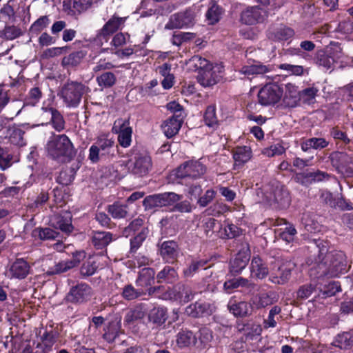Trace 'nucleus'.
<instances>
[{
    "label": "nucleus",
    "instance_id": "nucleus-1",
    "mask_svg": "<svg viewBox=\"0 0 353 353\" xmlns=\"http://www.w3.org/2000/svg\"><path fill=\"white\" fill-rule=\"evenodd\" d=\"M314 249L317 256L314 263L325 267L323 273L330 277H338L347 272V263L345 254L343 251L328 252V242L318 239L314 240Z\"/></svg>",
    "mask_w": 353,
    "mask_h": 353
},
{
    "label": "nucleus",
    "instance_id": "nucleus-2",
    "mask_svg": "<svg viewBox=\"0 0 353 353\" xmlns=\"http://www.w3.org/2000/svg\"><path fill=\"white\" fill-rule=\"evenodd\" d=\"M47 156L58 163L71 161L77 155L72 142L65 134L52 133L46 145Z\"/></svg>",
    "mask_w": 353,
    "mask_h": 353
},
{
    "label": "nucleus",
    "instance_id": "nucleus-3",
    "mask_svg": "<svg viewBox=\"0 0 353 353\" xmlns=\"http://www.w3.org/2000/svg\"><path fill=\"white\" fill-rule=\"evenodd\" d=\"M260 190L263 201L275 209H286L291 204L292 197L289 189L279 181H271Z\"/></svg>",
    "mask_w": 353,
    "mask_h": 353
},
{
    "label": "nucleus",
    "instance_id": "nucleus-4",
    "mask_svg": "<svg viewBox=\"0 0 353 353\" xmlns=\"http://www.w3.org/2000/svg\"><path fill=\"white\" fill-rule=\"evenodd\" d=\"M85 86L81 82L68 81L61 87L59 95L67 107H77L85 92Z\"/></svg>",
    "mask_w": 353,
    "mask_h": 353
},
{
    "label": "nucleus",
    "instance_id": "nucleus-5",
    "mask_svg": "<svg viewBox=\"0 0 353 353\" xmlns=\"http://www.w3.org/2000/svg\"><path fill=\"white\" fill-rule=\"evenodd\" d=\"M183 196L174 192H165L146 196L143 201L145 210H152L156 208L170 207L181 200Z\"/></svg>",
    "mask_w": 353,
    "mask_h": 353
},
{
    "label": "nucleus",
    "instance_id": "nucleus-6",
    "mask_svg": "<svg viewBox=\"0 0 353 353\" xmlns=\"http://www.w3.org/2000/svg\"><path fill=\"white\" fill-rule=\"evenodd\" d=\"M283 95V84L269 82L262 87L257 94L259 103L263 106L274 105Z\"/></svg>",
    "mask_w": 353,
    "mask_h": 353
},
{
    "label": "nucleus",
    "instance_id": "nucleus-7",
    "mask_svg": "<svg viewBox=\"0 0 353 353\" xmlns=\"http://www.w3.org/2000/svg\"><path fill=\"white\" fill-rule=\"evenodd\" d=\"M281 264L277 270H273L269 277V281L272 283L277 285H284L288 282L291 277L292 270L296 266L294 262L292 261V256L290 254L282 255L281 256Z\"/></svg>",
    "mask_w": 353,
    "mask_h": 353
},
{
    "label": "nucleus",
    "instance_id": "nucleus-8",
    "mask_svg": "<svg viewBox=\"0 0 353 353\" xmlns=\"http://www.w3.org/2000/svg\"><path fill=\"white\" fill-rule=\"evenodd\" d=\"M152 168L150 155L146 152H139L134 154L129 169L132 174L143 177L149 174Z\"/></svg>",
    "mask_w": 353,
    "mask_h": 353
},
{
    "label": "nucleus",
    "instance_id": "nucleus-9",
    "mask_svg": "<svg viewBox=\"0 0 353 353\" xmlns=\"http://www.w3.org/2000/svg\"><path fill=\"white\" fill-rule=\"evenodd\" d=\"M206 172V167L198 160L187 161L179 165L176 170V176L179 179L187 177L192 179L200 178Z\"/></svg>",
    "mask_w": 353,
    "mask_h": 353
},
{
    "label": "nucleus",
    "instance_id": "nucleus-10",
    "mask_svg": "<svg viewBox=\"0 0 353 353\" xmlns=\"http://www.w3.org/2000/svg\"><path fill=\"white\" fill-rule=\"evenodd\" d=\"M92 294V288L87 283H81L72 286L65 297L67 303L81 304L87 302Z\"/></svg>",
    "mask_w": 353,
    "mask_h": 353
},
{
    "label": "nucleus",
    "instance_id": "nucleus-11",
    "mask_svg": "<svg viewBox=\"0 0 353 353\" xmlns=\"http://www.w3.org/2000/svg\"><path fill=\"white\" fill-rule=\"evenodd\" d=\"M130 124V117L125 119H118L112 128V131L118 134L119 145L124 148H128L132 143V128Z\"/></svg>",
    "mask_w": 353,
    "mask_h": 353
},
{
    "label": "nucleus",
    "instance_id": "nucleus-12",
    "mask_svg": "<svg viewBox=\"0 0 353 353\" xmlns=\"http://www.w3.org/2000/svg\"><path fill=\"white\" fill-rule=\"evenodd\" d=\"M211 257L191 256L188 259L185 267L183 269V276L185 279H190L200 270L210 268L211 265H209V263L211 261Z\"/></svg>",
    "mask_w": 353,
    "mask_h": 353
},
{
    "label": "nucleus",
    "instance_id": "nucleus-13",
    "mask_svg": "<svg viewBox=\"0 0 353 353\" xmlns=\"http://www.w3.org/2000/svg\"><path fill=\"white\" fill-rule=\"evenodd\" d=\"M330 177L331 174L320 170H317L314 172H310L307 170L305 171L296 173L294 176V180L299 184L305 187H308L314 183L328 181Z\"/></svg>",
    "mask_w": 353,
    "mask_h": 353
},
{
    "label": "nucleus",
    "instance_id": "nucleus-14",
    "mask_svg": "<svg viewBox=\"0 0 353 353\" xmlns=\"http://www.w3.org/2000/svg\"><path fill=\"white\" fill-rule=\"evenodd\" d=\"M194 14L192 10L178 12L172 15L165 24V28L168 30L180 29L191 26L194 24Z\"/></svg>",
    "mask_w": 353,
    "mask_h": 353
},
{
    "label": "nucleus",
    "instance_id": "nucleus-15",
    "mask_svg": "<svg viewBox=\"0 0 353 353\" xmlns=\"http://www.w3.org/2000/svg\"><path fill=\"white\" fill-rule=\"evenodd\" d=\"M179 245L177 241L168 240L159 245V251L162 259L168 263H174L179 254Z\"/></svg>",
    "mask_w": 353,
    "mask_h": 353
},
{
    "label": "nucleus",
    "instance_id": "nucleus-16",
    "mask_svg": "<svg viewBox=\"0 0 353 353\" xmlns=\"http://www.w3.org/2000/svg\"><path fill=\"white\" fill-rule=\"evenodd\" d=\"M267 17L266 12L259 6L248 7L241 13V21L246 25L263 23Z\"/></svg>",
    "mask_w": 353,
    "mask_h": 353
},
{
    "label": "nucleus",
    "instance_id": "nucleus-17",
    "mask_svg": "<svg viewBox=\"0 0 353 353\" xmlns=\"http://www.w3.org/2000/svg\"><path fill=\"white\" fill-rule=\"evenodd\" d=\"M214 312L212 305L205 301H198L186 307L185 313L192 318H203L212 315Z\"/></svg>",
    "mask_w": 353,
    "mask_h": 353
},
{
    "label": "nucleus",
    "instance_id": "nucleus-18",
    "mask_svg": "<svg viewBox=\"0 0 353 353\" xmlns=\"http://www.w3.org/2000/svg\"><path fill=\"white\" fill-rule=\"evenodd\" d=\"M218 70H215V68L212 65L209 68L204 69L199 72L197 76V81L203 87H212V85L219 83L221 79V72L219 68Z\"/></svg>",
    "mask_w": 353,
    "mask_h": 353
},
{
    "label": "nucleus",
    "instance_id": "nucleus-19",
    "mask_svg": "<svg viewBox=\"0 0 353 353\" xmlns=\"http://www.w3.org/2000/svg\"><path fill=\"white\" fill-rule=\"evenodd\" d=\"M228 309L235 317L244 318L252 314L254 306L252 302L248 303L243 301H237L231 299L228 304Z\"/></svg>",
    "mask_w": 353,
    "mask_h": 353
},
{
    "label": "nucleus",
    "instance_id": "nucleus-20",
    "mask_svg": "<svg viewBox=\"0 0 353 353\" xmlns=\"http://www.w3.org/2000/svg\"><path fill=\"white\" fill-rule=\"evenodd\" d=\"M124 22L125 18L113 15L99 30L97 34V38L107 41L108 37L119 30Z\"/></svg>",
    "mask_w": 353,
    "mask_h": 353
},
{
    "label": "nucleus",
    "instance_id": "nucleus-21",
    "mask_svg": "<svg viewBox=\"0 0 353 353\" xmlns=\"http://www.w3.org/2000/svg\"><path fill=\"white\" fill-rule=\"evenodd\" d=\"M249 65H243L241 70V73L245 75H263L275 70L272 64L265 65L260 61L252 60Z\"/></svg>",
    "mask_w": 353,
    "mask_h": 353
},
{
    "label": "nucleus",
    "instance_id": "nucleus-22",
    "mask_svg": "<svg viewBox=\"0 0 353 353\" xmlns=\"http://www.w3.org/2000/svg\"><path fill=\"white\" fill-rule=\"evenodd\" d=\"M92 5V0H63V10L74 16L86 11Z\"/></svg>",
    "mask_w": 353,
    "mask_h": 353
},
{
    "label": "nucleus",
    "instance_id": "nucleus-23",
    "mask_svg": "<svg viewBox=\"0 0 353 353\" xmlns=\"http://www.w3.org/2000/svg\"><path fill=\"white\" fill-rule=\"evenodd\" d=\"M154 270L152 268H144L139 272L136 279V285L138 287L148 288L150 294L156 291V288L152 285L154 283Z\"/></svg>",
    "mask_w": 353,
    "mask_h": 353
},
{
    "label": "nucleus",
    "instance_id": "nucleus-24",
    "mask_svg": "<svg viewBox=\"0 0 353 353\" xmlns=\"http://www.w3.org/2000/svg\"><path fill=\"white\" fill-rule=\"evenodd\" d=\"M250 259V254L245 251H239L234 259L230 261L229 273L231 276H237L245 268Z\"/></svg>",
    "mask_w": 353,
    "mask_h": 353
},
{
    "label": "nucleus",
    "instance_id": "nucleus-25",
    "mask_svg": "<svg viewBox=\"0 0 353 353\" xmlns=\"http://www.w3.org/2000/svg\"><path fill=\"white\" fill-rule=\"evenodd\" d=\"M252 157V152L249 146H236L232 150L234 159V170H239L243 167Z\"/></svg>",
    "mask_w": 353,
    "mask_h": 353
},
{
    "label": "nucleus",
    "instance_id": "nucleus-26",
    "mask_svg": "<svg viewBox=\"0 0 353 353\" xmlns=\"http://www.w3.org/2000/svg\"><path fill=\"white\" fill-rule=\"evenodd\" d=\"M113 240V234L110 232L92 231L91 243L96 250L105 248Z\"/></svg>",
    "mask_w": 353,
    "mask_h": 353
},
{
    "label": "nucleus",
    "instance_id": "nucleus-27",
    "mask_svg": "<svg viewBox=\"0 0 353 353\" xmlns=\"http://www.w3.org/2000/svg\"><path fill=\"white\" fill-rule=\"evenodd\" d=\"M314 61L316 65L326 70L334 69L335 63H337V57L331 50H321L317 51Z\"/></svg>",
    "mask_w": 353,
    "mask_h": 353
},
{
    "label": "nucleus",
    "instance_id": "nucleus-28",
    "mask_svg": "<svg viewBox=\"0 0 353 353\" xmlns=\"http://www.w3.org/2000/svg\"><path fill=\"white\" fill-rule=\"evenodd\" d=\"M30 266L23 259H17L10 265L9 273L11 278L25 279L30 272Z\"/></svg>",
    "mask_w": 353,
    "mask_h": 353
},
{
    "label": "nucleus",
    "instance_id": "nucleus-29",
    "mask_svg": "<svg viewBox=\"0 0 353 353\" xmlns=\"http://www.w3.org/2000/svg\"><path fill=\"white\" fill-rule=\"evenodd\" d=\"M42 110L43 112L50 115V123L52 128L57 132H61L65 129V121L61 113L54 108L52 107H43Z\"/></svg>",
    "mask_w": 353,
    "mask_h": 353
},
{
    "label": "nucleus",
    "instance_id": "nucleus-30",
    "mask_svg": "<svg viewBox=\"0 0 353 353\" xmlns=\"http://www.w3.org/2000/svg\"><path fill=\"white\" fill-rule=\"evenodd\" d=\"M251 275L257 279H265L269 273L267 264L259 256H254L250 264Z\"/></svg>",
    "mask_w": 353,
    "mask_h": 353
},
{
    "label": "nucleus",
    "instance_id": "nucleus-31",
    "mask_svg": "<svg viewBox=\"0 0 353 353\" xmlns=\"http://www.w3.org/2000/svg\"><path fill=\"white\" fill-rule=\"evenodd\" d=\"M332 166L338 172H341L350 163V157L344 152L334 151L328 157Z\"/></svg>",
    "mask_w": 353,
    "mask_h": 353
},
{
    "label": "nucleus",
    "instance_id": "nucleus-32",
    "mask_svg": "<svg viewBox=\"0 0 353 353\" xmlns=\"http://www.w3.org/2000/svg\"><path fill=\"white\" fill-rule=\"evenodd\" d=\"M300 91L295 85L288 83L285 85V92L283 97V103L288 108H294L299 105Z\"/></svg>",
    "mask_w": 353,
    "mask_h": 353
},
{
    "label": "nucleus",
    "instance_id": "nucleus-33",
    "mask_svg": "<svg viewBox=\"0 0 353 353\" xmlns=\"http://www.w3.org/2000/svg\"><path fill=\"white\" fill-rule=\"evenodd\" d=\"M183 123V119H180L172 117L165 120L161 125L165 136L168 139H171L174 137L176 134H178Z\"/></svg>",
    "mask_w": 353,
    "mask_h": 353
},
{
    "label": "nucleus",
    "instance_id": "nucleus-34",
    "mask_svg": "<svg viewBox=\"0 0 353 353\" xmlns=\"http://www.w3.org/2000/svg\"><path fill=\"white\" fill-rule=\"evenodd\" d=\"M144 223L145 220L140 216L132 220L129 225L123 230V236L128 237L139 234L140 232L148 233V230L144 226Z\"/></svg>",
    "mask_w": 353,
    "mask_h": 353
},
{
    "label": "nucleus",
    "instance_id": "nucleus-35",
    "mask_svg": "<svg viewBox=\"0 0 353 353\" xmlns=\"http://www.w3.org/2000/svg\"><path fill=\"white\" fill-rule=\"evenodd\" d=\"M107 212L114 219H121L129 216V206L128 203L115 201L107 207Z\"/></svg>",
    "mask_w": 353,
    "mask_h": 353
},
{
    "label": "nucleus",
    "instance_id": "nucleus-36",
    "mask_svg": "<svg viewBox=\"0 0 353 353\" xmlns=\"http://www.w3.org/2000/svg\"><path fill=\"white\" fill-rule=\"evenodd\" d=\"M329 145V141L325 138L312 137L303 141L301 143V148L303 152H308L312 149L323 150L326 148Z\"/></svg>",
    "mask_w": 353,
    "mask_h": 353
},
{
    "label": "nucleus",
    "instance_id": "nucleus-37",
    "mask_svg": "<svg viewBox=\"0 0 353 353\" xmlns=\"http://www.w3.org/2000/svg\"><path fill=\"white\" fill-rule=\"evenodd\" d=\"M72 216L70 212H65L56 217V221L54 226L56 229L60 230L65 234H70L72 232L74 227L72 223Z\"/></svg>",
    "mask_w": 353,
    "mask_h": 353
},
{
    "label": "nucleus",
    "instance_id": "nucleus-38",
    "mask_svg": "<svg viewBox=\"0 0 353 353\" xmlns=\"http://www.w3.org/2000/svg\"><path fill=\"white\" fill-rule=\"evenodd\" d=\"M42 97L43 92L39 86H34L30 88L24 99L23 106L17 111L15 117L20 114L23 106H35L37 105Z\"/></svg>",
    "mask_w": 353,
    "mask_h": 353
},
{
    "label": "nucleus",
    "instance_id": "nucleus-39",
    "mask_svg": "<svg viewBox=\"0 0 353 353\" xmlns=\"http://www.w3.org/2000/svg\"><path fill=\"white\" fill-rule=\"evenodd\" d=\"M178 279V273L174 268L165 265L157 275L158 283H174Z\"/></svg>",
    "mask_w": 353,
    "mask_h": 353
},
{
    "label": "nucleus",
    "instance_id": "nucleus-40",
    "mask_svg": "<svg viewBox=\"0 0 353 353\" xmlns=\"http://www.w3.org/2000/svg\"><path fill=\"white\" fill-rule=\"evenodd\" d=\"M35 240L50 241L54 240L59 236V232L50 228H35L31 233Z\"/></svg>",
    "mask_w": 353,
    "mask_h": 353
},
{
    "label": "nucleus",
    "instance_id": "nucleus-41",
    "mask_svg": "<svg viewBox=\"0 0 353 353\" xmlns=\"http://www.w3.org/2000/svg\"><path fill=\"white\" fill-rule=\"evenodd\" d=\"M332 345L341 350H349L353 347V333L343 332L338 334L334 339Z\"/></svg>",
    "mask_w": 353,
    "mask_h": 353
},
{
    "label": "nucleus",
    "instance_id": "nucleus-42",
    "mask_svg": "<svg viewBox=\"0 0 353 353\" xmlns=\"http://www.w3.org/2000/svg\"><path fill=\"white\" fill-rule=\"evenodd\" d=\"M87 54L85 50L74 51L68 56H65L61 60V65L64 68H74L78 66Z\"/></svg>",
    "mask_w": 353,
    "mask_h": 353
},
{
    "label": "nucleus",
    "instance_id": "nucleus-43",
    "mask_svg": "<svg viewBox=\"0 0 353 353\" xmlns=\"http://www.w3.org/2000/svg\"><path fill=\"white\" fill-rule=\"evenodd\" d=\"M216 106L214 105H208L203 116V121L204 124L213 131L216 130L219 125V121L218 120Z\"/></svg>",
    "mask_w": 353,
    "mask_h": 353
},
{
    "label": "nucleus",
    "instance_id": "nucleus-44",
    "mask_svg": "<svg viewBox=\"0 0 353 353\" xmlns=\"http://www.w3.org/2000/svg\"><path fill=\"white\" fill-rule=\"evenodd\" d=\"M229 273L226 276V281L223 283V290L228 294L232 293L239 287H245L248 285L249 281L243 277L232 278Z\"/></svg>",
    "mask_w": 353,
    "mask_h": 353
},
{
    "label": "nucleus",
    "instance_id": "nucleus-45",
    "mask_svg": "<svg viewBox=\"0 0 353 353\" xmlns=\"http://www.w3.org/2000/svg\"><path fill=\"white\" fill-rule=\"evenodd\" d=\"M25 132L17 125L10 126L7 130V136L11 144L17 146L26 145V141L23 139Z\"/></svg>",
    "mask_w": 353,
    "mask_h": 353
},
{
    "label": "nucleus",
    "instance_id": "nucleus-46",
    "mask_svg": "<svg viewBox=\"0 0 353 353\" xmlns=\"http://www.w3.org/2000/svg\"><path fill=\"white\" fill-rule=\"evenodd\" d=\"M202 228L205 234L208 237H212V234L217 233V236L222 229L221 223L212 217L204 218L202 221Z\"/></svg>",
    "mask_w": 353,
    "mask_h": 353
},
{
    "label": "nucleus",
    "instance_id": "nucleus-47",
    "mask_svg": "<svg viewBox=\"0 0 353 353\" xmlns=\"http://www.w3.org/2000/svg\"><path fill=\"white\" fill-rule=\"evenodd\" d=\"M273 293H261L258 296L252 299L251 301L254 306V310H259L271 305L277 301L276 298L272 296Z\"/></svg>",
    "mask_w": 353,
    "mask_h": 353
},
{
    "label": "nucleus",
    "instance_id": "nucleus-48",
    "mask_svg": "<svg viewBox=\"0 0 353 353\" xmlns=\"http://www.w3.org/2000/svg\"><path fill=\"white\" fill-rule=\"evenodd\" d=\"M294 34L292 28L283 26L274 30L271 33L270 39L275 42L286 41L292 39Z\"/></svg>",
    "mask_w": 353,
    "mask_h": 353
},
{
    "label": "nucleus",
    "instance_id": "nucleus-49",
    "mask_svg": "<svg viewBox=\"0 0 353 353\" xmlns=\"http://www.w3.org/2000/svg\"><path fill=\"white\" fill-rule=\"evenodd\" d=\"M14 152L8 147L0 148V168L4 171L10 168L17 161L14 159Z\"/></svg>",
    "mask_w": 353,
    "mask_h": 353
},
{
    "label": "nucleus",
    "instance_id": "nucleus-50",
    "mask_svg": "<svg viewBox=\"0 0 353 353\" xmlns=\"http://www.w3.org/2000/svg\"><path fill=\"white\" fill-rule=\"evenodd\" d=\"M319 90L315 86L306 88L300 91L299 103L311 105L315 103L316 97L318 95Z\"/></svg>",
    "mask_w": 353,
    "mask_h": 353
},
{
    "label": "nucleus",
    "instance_id": "nucleus-51",
    "mask_svg": "<svg viewBox=\"0 0 353 353\" xmlns=\"http://www.w3.org/2000/svg\"><path fill=\"white\" fill-rule=\"evenodd\" d=\"M145 293L143 289H137L132 284H127L121 288V295L125 301H133L135 300Z\"/></svg>",
    "mask_w": 353,
    "mask_h": 353
},
{
    "label": "nucleus",
    "instance_id": "nucleus-52",
    "mask_svg": "<svg viewBox=\"0 0 353 353\" xmlns=\"http://www.w3.org/2000/svg\"><path fill=\"white\" fill-rule=\"evenodd\" d=\"M242 229L233 223H228L221 229L219 237L223 239H235L242 234Z\"/></svg>",
    "mask_w": 353,
    "mask_h": 353
},
{
    "label": "nucleus",
    "instance_id": "nucleus-53",
    "mask_svg": "<svg viewBox=\"0 0 353 353\" xmlns=\"http://www.w3.org/2000/svg\"><path fill=\"white\" fill-rule=\"evenodd\" d=\"M195 343L196 337L192 331L182 330L176 335V343L179 347H188Z\"/></svg>",
    "mask_w": 353,
    "mask_h": 353
},
{
    "label": "nucleus",
    "instance_id": "nucleus-54",
    "mask_svg": "<svg viewBox=\"0 0 353 353\" xmlns=\"http://www.w3.org/2000/svg\"><path fill=\"white\" fill-rule=\"evenodd\" d=\"M96 81L99 86L103 88H110L115 85L117 77L114 72H103L97 77Z\"/></svg>",
    "mask_w": 353,
    "mask_h": 353
},
{
    "label": "nucleus",
    "instance_id": "nucleus-55",
    "mask_svg": "<svg viewBox=\"0 0 353 353\" xmlns=\"http://www.w3.org/2000/svg\"><path fill=\"white\" fill-rule=\"evenodd\" d=\"M120 325L116 321H112L103 329V338L108 343L113 342L119 336Z\"/></svg>",
    "mask_w": 353,
    "mask_h": 353
},
{
    "label": "nucleus",
    "instance_id": "nucleus-56",
    "mask_svg": "<svg viewBox=\"0 0 353 353\" xmlns=\"http://www.w3.org/2000/svg\"><path fill=\"white\" fill-rule=\"evenodd\" d=\"M75 174L76 170L74 168L70 167L63 169L57 177L56 181L62 185H68L74 181Z\"/></svg>",
    "mask_w": 353,
    "mask_h": 353
},
{
    "label": "nucleus",
    "instance_id": "nucleus-57",
    "mask_svg": "<svg viewBox=\"0 0 353 353\" xmlns=\"http://www.w3.org/2000/svg\"><path fill=\"white\" fill-rule=\"evenodd\" d=\"M98 268V265L94 258L90 256L83 262L80 269V274L83 277H88L93 275Z\"/></svg>",
    "mask_w": 353,
    "mask_h": 353
},
{
    "label": "nucleus",
    "instance_id": "nucleus-58",
    "mask_svg": "<svg viewBox=\"0 0 353 353\" xmlns=\"http://www.w3.org/2000/svg\"><path fill=\"white\" fill-rule=\"evenodd\" d=\"M22 34L20 28L16 26H6L5 28L0 30V38L5 40H13Z\"/></svg>",
    "mask_w": 353,
    "mask_h": 353
},
{
    "label": "nucleus",
    "instance_id": "nucleus-59",
    "mask_svg": "<svg viewBox=\"0 0 353 353\" xmlns=\"http://www.w3.org/2000/svg\"><path fill=\"white\" fill-rule=\"evenodd\" d=\"M150 319L154 323L163 324L168 318L167 310L163 307H154L150 314Z\"/></svg>",
    "mask_w": 353,
    "mask_h": 353
},
{
    "label": "nucleus",
    "instance_id": "nucleus-60",
    "mask_svg": "<svg viewBox=\"0 0 353 353\" xmlns=\"http://www.w3.org/2000/svg\"><path fill=\"white\" fill-rule=\"evenodd\" d=\"M69 264V261H61L53 266H50L46 271V274L48 276H54L56 274H60L61 273H64L69 270L72 269Z\"/></svg>",
    "mask_w": 353,
    "mask_h": 353
},
{
    "label": "nucleus",
    "instance_id": "nucleus-61",
    "mask_svg": "<svg viewBox=\"0 0 353 353\" xmlns=\"http://www.w3.org/2000/svg\"><path fill=\"white\" fill-rule=\"evenodd\" d=\"M145 316V312L141 306H136L130 309L125 315L124 323L131 324L137 320H140Z\"/></svg>",
    "mask_w": 353,
    "mask_h": 353
},
{
    "label": "nucleus",
    "instance_id": "nucleus-62",
    "mask_svg": "<svg viewBox=\"0 0 353 353\" xmlns=\"http://www.w3.org/2000/svg\"><path fill=\"white\" fill-rule=\"evenodd\" d=\"M222 9L216 3H214L206 12L205 17L209 24L216 23L221 18Z\"/></svg>",
    "mask_w": 353,
    "mask_h": 353
},
{
    "label": "nucleus",
    "instance_id": "nucleus-63",
    "mask_svg": "<svg viewBox=\"0 0 353 353\" xmlns=\"http://www.w3.org/2000/svg\"><path fill=\"white\" fill-rule=\"evenodd\" d=\"M50 23L48 16L44 15L38 18L30 26V32L32 34H39Z\"/></svg>",
    "mask_w": 353,
    "mask_h": 353
},
{
    "label": "nucleus",
    "instance_id": "nucleus-64",
    "mask_svg": "<svg viewBox=\"0 0 353 353\" xmlns=\"http://www.w3.org/2000/svg\"><path fill=\"white\" fill-rule=\"evenodd\" d=\"M58 337V332L54 330H46L41 336V341L43 345L48 347V350H51L52 351V347L57 342Z\"/></svg>",
    "mask_w": 353,
    "mask_h": 353
}]
</instances>
